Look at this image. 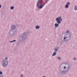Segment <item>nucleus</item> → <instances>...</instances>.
Wrapping results in <instances>:
<instances>
[{
  "label": "nucleus",
  "instance_id": "4be33fe9",
  "mask_svg": "<svg viewBox=\"0 0 77 77\" xmlns=\"http://www.w3.org/2000/svg\"><path fill=\"white\" fill-rule=\"evenodd\" d=\"M66 66H64V67H63V69L64 70H65V69H66Z\"/></svg>",
  "mask_w": 77,
  "mask_h": 77
},
{
  "label": "nucleus",
  "instance_id": "1a4fd4ad",
  "mask_svg": "<svg viewBox=\"0 0 77 77\" xmlns=\"http://www.w3.org/2000/svg\"><path fill=\"white\" fill-rule=\"evenodd\" d=\"M11 29H15V28H16V26L15 25H12L11 26Z\"/></svg>",
  "mask_w": 77,
  "mask_h": 77
},
{
  "label": "nucleus",
  "instance_id": "6ab92c4d",
  "mask_svg": "<svg viewBox=\"0 0 77 77\" xmlns=\"http://www.w3.org/2000/svg\"><path fill=\"white\" fill-rule=\"evenodd\" d=\"M57 59H58V60H61V57H58Z\"/></svg>",
  "mask_w": 77,
  "mask_h": 77
},
{
  "label": "nucleus",
  "instance_id": "4468645a",
  "mask_svg": "<svg viewBox=\"0 0 77 77\" xmlns=\"http://www.w3.org/2000/svg\"><path fill=\"white\" fill-rule=\"evenodd\" d=\"M43 1V0H39L38 1V2L37 3H40L41 2H42Z\"/></svg>",
  "mask_w": 77,
  "mask_h": 77
},
{
  "label": "nucleus",
  "instance_id": "b1692460",
  "mask_svg": "<svg viewBox=\"0 0 77 77\" xmlns=\"http://www.w3.org/2000/svg\"><path fill=\"white\" fill-rule=\"evenodd\" d=\"M47 2H48V1L46 0V1H45V3H47Z\"/></svg>",
  "mask_w": 77,
  "mask_h": 77
},
{
  "label": "nucleus",
  "instance_id": "bb28decb",
  "mask_svg": "<svg viewBox=\"0 0 77 77\" xmlns=\"http://www.w3.org/2000/svg\"><path fill=\"white\" fill-rule=\"evenodd\" d=\"M5 59H6V60H8V57H5Z\"/></svg>",
  "mask_w": 77,
  "mask_h": 77
},
{
  "label": "nucleus",
  "instance_id": "473e14b6",
  "mask_svg": "<svg viewBox=\"0 0 77 77\" xmlns=\"http://www.w3.org/2000/svg\"><path fill=\"white\" fill-rule=\"evenodd\" d=\"M48 0H47L46 1H48Z\"/></svg>",
  "mask_w": 77,
  "mask_h": 77
},
{
  "label": "nucleus",
  "instance_id": "393cba45",
  "mask_svg": "<svg viewBox=\"0 0 77 77\" xmlns=\"http://www.w3.org/2000/svg\"><path fill=\"white\" fill-rule=\"evenodd\" d=\"M73 60H76V58H73Z\"/></svg>",
  "mask_w": 77,
  "mask_h": 77
},
{
  "label": "nucleus",
  "instance_id": "2eb2a0df",
  "mask_svg": "<svg viewBox=\"0 0 77 77\" xmlns=\"http://www.w3.org/2000/svg\"><path fill=\"white\" fill-rule=\"evenodd\" d=\"M74 9H75V10H77V5H76L75 6Z\"/></svg>",
  "mask_w": 77,
  "mask_h": 77
},
{
  "label": "nucleus",
  "instance_id": "423d86ee",
  "mask_svg": "<svg viewBox=\"0 0 77 77\" xmlns=\"http://www.w3.org/2000/svg\"><path fill=\"white\" fill-rule=\"evenodd\" d=\"M69 65L68 67L66 68V70H65L63 71V74H66L69 71Z\"/></svg>",
  "mask_w": 77,
  "mask_h": 77
},
{
  "label": "nucleus",
  "instance_id": "cd10ccee",
  "mask_svg": "<svg viewBox=\"0 0 77 77\" xmlns=\"http://www.w3.org/2000/svg\"><path fill=\"white\" fill-rule=\"evenodd\" d=\"M2 8V5H0V8Z\"/></svg>",
  "mask_w": 77,
  "mask_h": 77
},
{
  "label": "nucleus",
  "instance_id": "a211bd4d",
  "mask_svg": "<svg viewBox=\"0 0 77 77\" xmlns=\"http://www.w3.org/2000/svg\"><path fill=\"white\" fill-rule=\"evenodd\" d=\"M54 50L56 52V51H58V49H57V48H55L54 49Z\"/></svg>",
  "mask_w": 77,
  "mask_h": 77
},
{
  "label": "nucleus",
  "instance_id": "9b49d317",
  "mask_svg": "<svg viewBox=\"0 0 77 77\" xmlns=\"http://www.w3.org/2000/svg\"><path fill=\"white\" fill-rule=\"evenodd\" d=\"M40 28V26L38 25H37L35 26V29H39Z\"/></svg>",
  "mask_w": 77,
  "mask_h": 77
},
{
  "label": "nucleus",
  "instance_id": "a878e982",
  "mask_svg": "<svg viewBox=\"0 0 77 77\" xmlns=\"http://www.w3.org/2000/svg\"><path fill=\"white\" fill-rule=\"evenodd\" d=\"M19 45V43H17V46H18V45Z\"/></svg>",
  "mask_w": 77,
  "mask_h": 77
},
{
  "label": "nucleus",
  "instance_id": "c756f323",
  "mask_svg": "<svg viewBox=\"0 0 77 77\" xmlns=\"http://www.w3.org/2000/svg\"><path fill=\"white\" fill-rule=\"evenodd\" d=\"M59 47H57V49H59Z\"/></svg>",
  "mask_w": 77,
  "mask_h": 77
},
{
  "label": "nucleus",
  "instance_id": "dca6fc26",
  "mask_svg": "<svg viewBox=\"0 0 77 77\" xmlns=\"http://www.w3.org/2000/svg\"><path fill=\"white\" fill-rule=\"evenodd\" d=\"M67 5H68L69 6V5H70V3L69 2H68L66 3V4Z\"/></svg>",
  "mask_w": 77,
  "mask_h": 77
},
{
  "label": "nucleus",
  "instance_id": "412c9836",
  "mask_svg": "<svg viewBox=\"0 0 77 77\" xmlns=\"http://www.w3.org/2000/svg\"><path fill=\"white\" fill-rule=\"evenodd\" d=\"M3 74V72L2 71H0V75H2Z\"/></svg>",
  "mask_w": 77,
  "mask_h": 77
},
{
  "label": "nucleus",
  "instance_id": "7ed1b4c3",
  "mask_svg": "<svg viewBox=\"0 0 77 77\" xmlns=\"http://www.w3.org/2000/svg\"><path fill=\"white\" fill-rule=\"evenodd\" d=\"M56 20L57 21V23L55 24V27H57L59 26V24L61 23V21H62V19L61 16H60L59 17H57L56 19Z\"/></svg>",
  "mask_w": 77,
  "mask_h": 77
},
{
  "label": "nucleus",
  "instance_id": "ddd939ff",
  "mask_svg": "<svg viewBox=\"0 0 77 77\" xmlns=\"http://www.w3.org/2000/svg\"><path fill=\"white\" fill-rule=\"evenodd\" d=\"M10 9H11V10H13L14 9V7L13 6H11L10 7Z\"/></svg>",
  "mask_w": 77,
  "mask_h": 77
},
{
  "label": "nucleus",
  "instance_id": "c85d7f7f",
  "mask_svg": "<svg viewBox=\"0 0 77 77\" xmlns=\"http://www.w3.org/2000/svg\"><path fill=\"white\" fill-rule=\"evenodd\" d=\"M0 77H3V76H2V75H0Z\"/></svg>",
  "mask_w": 77,
  "mask_h": 77
},
{
  "label": "nucleus",
  "instance_id": "aec40b11",
  "mask_svg": "<svg viewBox=\"0 0 77 77\" xmlns=\"http://www.w3.org/2000/svg\"><path fill=\"white\" fill-rule=\"evenodd\" d=\"M46 3H45H45H44L42 4V5L43 6V7H44V5H45V4H46Z\"/></svg>",
  "mask_w": 77,
  "mask_h": 77
},
{
  "label": "nucleus",
  "instance_id": "f8f14e48",
  "mask_svg": "<svg viewBox=\"0 0 77 77\" xmlns=\"http://www.w3.org/2000/svg\"><path fill=\"white\" fill-rule=\"evenodd\" d=\"M16 42V40H14L12 41H10L9 42L10 43H12V42Z\"/></svg>",
  "mask_w": 77,
  "mask_h": 77
},
{
  "label": "nucleus",
  "instance_id": "f257e3e1",
  "mask_svg": "<svg viewBox=\"0 0 77 77\" xmlns=\"http://www.w3.org/2000/svg\"><path fill=\"white\" fill-rule=\"evenodd\" d=\"M66 33H69V36H68V35L66 34V36H65L63 37V39L62 40V41L63 42H68L69 40L71 38V35L72 34L69 33V30H67L66 31Z\"/></svg>",
  "mask_w": 77,
  "mask_h": 77
},
{
  "label": "nucleus",
  "instance_id": "39448f33",
  "mask_svg": "<svg viewBox=\"0 0 77 77\" xmlns=\"http://www.w3.org/2000/svg\"><path fill=\"white\" fill-rule=\"evenodd\" d=\"M40 3L37 2L36 4V6L38 8V9H42L44 6L42 5V4H40Z\"/></svg>",
  "mask_w": 77,
  "mask_h": 77
},
{
  "label": "nucleus",
  "instance_id": "0eeeda50",
  "mask_svg": "<svg viewBox=\"0 0 77 77\" xmlns=\"http://www.w3.org/2000/svg\"><path fill=\"white\" fill-rule=\"evenodd\" d=\"M62 65H61L60 67V72L59 74H63V71H64V69H63V67H62L61 68H60L61 67V66Z\"/></svg>",
  "mask_w": 77,
  "mask_h": 77
},
{
  "label": "nucleus",
  "instance_id": "9d476101",
  "mask_svg": "<svg viewBox=\"0 0 77 77\" xmlns=\"http://www.w3.org/2000/svg\"><path fill=\"white\" fill-rule=\"evenodd\" d=\"M56 54H57V52L56 51H54L52 55V56H56Z\"/></svg>",
  "mask_w": 77,
  "mask_h": 77
},
{
  "label": "nucleus",
  "instance_id": "5701e85b",
  "mask_svg": "<svg viewBox=\"0 0 77 77\" xmlns=\"http://www.w3.org/2000/svg\"><path fill=\"white\" fill-rule=\"evenodd\" d=\"M20 77H23V75L21 74L20 75Z\"/></svg>",
  "mask_w": 77,
  "mask_h": 77
},
{
  "label": "nucleus",
  "instance_id": "20e7f679",
  "mask_svg": "<svg viewBox=\"0 0 77 77\" xmlns=\"http://www.w3.org/2000/svg\"><path fill=\"white\" fill-rule=\"evenodd\" d=\"M2 66L4 67H6L8 65V61L6 60H3L2 61Z\"/></svg>",
  "mask_w": 77,
  "mask_h": 77
},
{
  "label": "nucleus",
  "instance_id": "2f4dec72",
  "mask_svg": "<svg viewBox=\"0 0 77 77\" xmlns=\"http://www.w3.org/2000/svg\"><path fill=\"white\" fill-rule=\"evenodd\" d=\"M66 64V63H64V64Z\"/></svg>",
  "mask_w": 77,
  "mask_h": 77
},
{
  "label": "nucleus",
  "instance_id": "7c9ffc66",
  "mask_svg": "<svg viewBox=\"0 0 77 77\" xmlns=\"http://www.w3.org/2000/svg\"><path fill=\"white\" fill-rule=\"evenodd\" d=\"M42 77H46L45 76H43Z\"/></svg>",
  "mask_w": 77,
  "mask_h": 77
},
{
  "label": "nucleus",
  "instance_id": "6e6552de",
  "mask_svg": "<svg viewBox=\"0 0 77 77\" xmlns=\"http://www.w3.org/2000/svg\"><path fill=\"white\" fill-rule=\"evenodd\" d=\"M13 31L12 30H11L8 33V34L10 35V36H14L15 34L14 33H13L12 34V32Z\"/></svg>",
  "mask_w": 77,
  "mask_h": 77
},
{
  "label": "nucleus",
  "instance_id": "f03ea898",
  "mask_svg": "<svg viewBox=\"0 0 77 77\" xmlns=\"http://www.w3.org/2000/svg\"><path fill=\"white\" fill-rule=\"evenodd\" d=\"M29 32L27 31L24 32L21 35L19 38V42L24 41L26 38H27V36Z\"/></svg>",
  "mask_w": 77,
  "mask_h": 77
},
{
  "label": "nucleus",
  "instance_id": "f3484780",
  "mask_svg": "<svg viewBox=\"0 0 77 77\" xmlns=\"http://www.w3.org/2000/svg\"><path fill=\"white\" fill-rule=\"evenodd\" d=\"M69 5H67L66 4L65 5V7L66 8H68V7H69L68 6Z\"/></svg>",
  "mask_w": 77,
  "mask_h": 77
}]
</instances>
